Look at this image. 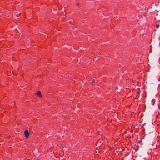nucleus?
I'll return each mask as SVG.
<instances>
[{"mask_svg":"<svg viewBox=\"0 0 160 160\" xmlns=\"http://www.w3.org/2000/svg\"><path fill=\"white\" fill-rule=\"evenodd\" d=\"M24 134L26 138H28L29 136V133L27 130H26L24 131Z\"/></svg>","mask_w":160,"mask_h":160,"instance_id":"1","label":"nucleus"},{"mask_svg":"<svg viewBox=\"0 0 160 160\" xmlns=\"http://www.w3.org/2000/svg\"><path fill=\"white\" fill-rule=\"evenodd\" d=\"M35 94L37 95L39 97L41 98L42 96L41 94V93L40 91H38L35 93Z\"/></svg>","mask_w":160,"mask_h":160,"instance_id":"2","label":"nucleus"},{"mask_svg":"<svg viewBox=\"0 0 160 160\" xmlns=\"http://www.w3.org/2000/svg\"><path fill=\"white\" fill-rule=\"evenodd\" d=\"M159 27V25L158 24V25H157L156 27H157V28H158Z\"/></svg>","mask_w":160,"mask_h":160,"instance_id":"3","label":"nucleus"},{"mask_svg":"<svg viewBox=\"0 0 160 160\" xmlns=\"http://www.w3.org/2000/svg\"><path fill=\"white\" fill-rule=\"evenodd\" d=\"M79 5H80V4L79 3H77L76 4V5L77 6H79Z\"/></svg>","mask_w":160,"mask_h":160,"instance_id":"4","label":"nucleus"},{"mask_svg":"<svg viewBox=\"0 0 160 160\" xmlns=\"http://www.w3.org/2000/svg\"><path fill=\"white\" fill-rule=\"evenodd\" d=\"M63 18L64 19V20H64L65 19H66V18H65V17H63Z\"/></svg>","mask_w":160,"mask_h":160,"instance_id":"5","label":"nucleus"},{"mask_svg":"<svg viewBox=\"0 0 160 160\" xmlns=\"http://www.w3.org/2000/svg\"><path fill=\"white\" fill-rule=\"evenodd\" d=\"M146 123H144V124H143V125H145V124H146Z\"/></svg>","mask_w":160,"mask_h":160,"instance_id":"6","label":"nucleus"},{"mask_svg":"<svg viewBox=\"0 0 160 160\" xmlns=\"http://www.w3.org/2000/svg\"><path fill=\"white\" fill-rule=\"evenodd\" d=\"M92 81H93V82H94V81L93 80H92Z\"/></svg>","mask_w":160,"mask_h":160,"instance_id":"7","label":"nucleus"}]
</instances>
